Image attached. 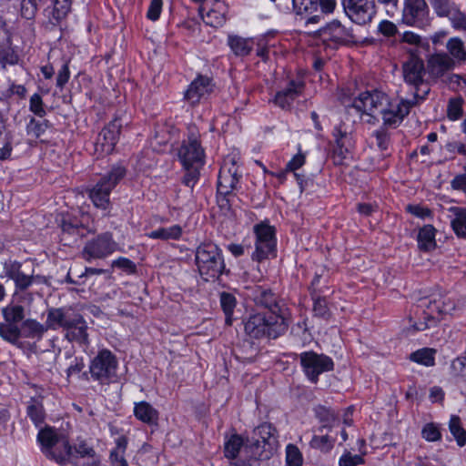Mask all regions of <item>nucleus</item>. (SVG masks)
<instances>
[{
  "instance_id": "1",
  "label": "nucleus",
  "mask_w": 466,
  "mask_h": 466,
  "mask_svg": "<svg viewBox=\"0 0 466 466\" xmlns=\"http://www.w3.org/2000/svg\"><path fill=\"white\" fill-rule=\"evenodd\" d=\"M37 440L41 444L42 452L47 459L55 461L59 465H66L68 462L72 446L66 436L46 428L39 431Z\"/></svg>"
},
{
  "instance_id": "2",
  "label": "nucleus",
  "mask_w": 466,
  "mask_h": 466,
  "mask_svg": "<svg viewBox=\"0 0 466 466\" xmlns=\"http://www.w3.org/2000/svg\"><path fill=\"white\" fill-rule=\"evenodd\" d=\"M196 263L206 281L218 279L225 269L221 249L214 243H203L197 248Z\"/></svg>"
},
{
  "instance_id": "3",
  "label": "nucleus",
  "mask_w": 466,
  "mask_h": 466,
  "mask_svg": "<svg viewBox=\"0 0 466 466\" xmlns=\"http://www.w3.org/2000/svg\"><path fill=\"white\" fill-rule=\"evenodd\" d=\"M289 311L283 303L264 302V336L276 339L288 329Z\"/></svg>"
},
{
  "instance_id": "4",
  "label": "nucleus",
  "mask_w": 466,
  "mask_h": 466,
  "mask_svg": "<svg viewBox=\"0 0 466 466\" xmlns=\"http://www.w3.org/2000/svg\"><path fill=\"white\" fill-rule=\"evenodd\" d=\"M389 96L380 90H371L360 93L353 101V107L360 113V117H367L369 123L377 120L383 106L388 105Z\"/></svg>"
},
{
  "instance_id": "5",
  "label": "nucleus",
  "mask_w": 466,
  "mask_h": 466,
  "mask_svg": "<svg viewBox=\"0 0 466 466\" xmlns=\"http://www.w3.org/2000/svg\"><path fill=\"white\" fill-rule=\"evenodd\" d=\"M241 448H243L242 452L245 454L246 458L249 459L247 465L243 462L241 465L238 466H260V461L257 458V456H260L261 454L259 451L258 439H256L255 437H247L246 442L244 443L239 435H232L225 443V456L228 459H235L239 453Z\"/></svg>"
},
{
  "instance_id": "6",
  "label": "nucleus",
  "mask_w": 466,
  "mask_h": 466,
  "mask_svg": "<svg viewBox=\"0 0 466 466\" xmlns=\"http://www.w3.org/2000/svg\"><path fill=\"white\" fill-rule=\"evenodd\" d=\"M125 175L126 169L123 167H115L90 189L89 197L96 207L103 209L107 208L111 190Z\"/></svg>"
},
{
  "instance_id": "7",
  "label": "nucleus",
  "mask_w": 466,
  "mask_h": 466,
  "mask_svg": "<svg viewBox=\"0 0 466 466\" xmlns=\"http://www.w3.org/2000/svg\"><path fill=\"white\" fill-rule=\"evenodd\" d=\"M441 319L442 316L438 299L433 301L423 299L412 309L410 322L414 330L422 331L434 326Z\"/></svg>"
},
{
  "instance_id": "8",
  "label": "nucleus",
  "mask_w": 466,
  "mask_h": 466,
  "mask_svg": "<svg viewBox=\"0 0 466 466\" xmlns=\"http://www.w3.org/2000/svg\"><path fill=\"white\" fill-rule=\"evenodd\" d=\"M117 248L110 233H104L87 241L82 250V258L90 262L92 259H102Z\"/></svg>"
},
{
  "instance_id": "9",
  "label": "nucleus",
  "mask_w": 466,
  "mask_h": 466,
  "mask_svg": "<svg viewBox=\"0 0 466 466\" xmlns=\"http://www.w3.org/2000/svg\"><path fill=\"white\" fill-rule=\"evenodd\" d=\"M300 364L305 375L316 379L326 371L332 370L334 362L331 358L314 351H304L299 355Z\"/></svg>"
},
{
  "instance_id": "10",
  "label": "nucleus",
  "mask_w": 466,
  "mask_h": 466,
  "mask_svg": "<svg viewBox=\"0 0 466 466\" xmlns=\"http://www.w3.org/2000/svg\"><path fill=\"white\" fill-rule=\"evenodd\" d=\"M90 372L96 379H110L118 376V361L109 350H102L93 359Z\"/></svg>"
},
{
  "instance_id": "11",
  "label": "nucleus",
  "mask_w": 466,
  "mask_h": 466,
  "mask_svg": "<svg viewBox=\"0 0 466 466\" xmlns=\"http://www.w3.org/2000/svg\"><path fill=\"white\" fill-rule=\"evenodd\" d=\"M401 21L409 26H425L429 22V7L425 0H404Z\"/></svg>"
},
{
  "instance_id": "12",
  "label": "nucleus",
  "mask_w": 466,
  "mask_h": 466,
  "mask_svg": "<svg viewBox=\"0 0 466 466\" xmlns=\"http://www.w3.org/2000/svg\"><path fill=\"white\" fill-rule=\"evenodd\" d=\"M342 6L346 15L358 25L370 23L376 14L370 0H342Z\"/></svg>"
},
{
  "instance_id": "13",
  "label": "nucleus",
  "mask_w": 466,
  "mask_h": 466,
  "mask_svg": "<svg viewBox=\"0 0 466 466\" xmlns=\"http://www.w3.org/2000/svg\"><path fill=\"white\" fill-rule=\"evenodd\" d=\"M413 103L404 99L390 98L388 99V105L383 106L380 116H381L384 126L390 127H398L410 113Z\"/></svg>"
},
{
  "instance_id": "14",
  "label": "nucleus",
  "mask_w": 466,
  "mask_h": 466,
  "mask_svg": "<svg viewBox=\"0 0 466 466\" xmlns=\"http://www.w3.org/2000/svg\"><path fill=\"white\" fill-rule=\"evenodd\" d=\"M239 177L235 157H227L218 174V194L230 195L237 188Z\"/></svg>"
},
{
  "instance_id": "15",
  "label": "nucleus",
  "mask_w": 466,
  "mask_h": 466,
  "mask_svg": "<svg viewBox=\"0 0 466 466\" xmlns=\"http://www.w3.org/2000/svg\"><path fill=\"white\" fill-rule=\"evenodd\" d=\"M178 157L184 167L203 166L204 149L194 133H191L187 140L182 143Z\"/></svg>"
},
{
  "instance_id": "16",
  "label": "nucleus",
  "mask_w": 466,
  "mask_h": 466,
  "mask_svg": "<svg viewBox=\"0 0 466 466\" xmlns=\"http://www.w3.org/2000/svg\"><path fill=\"white\" fill-rule=\"evenodd\" d=\"M121 127V119L115 118L105 128H103L95 144L96 151L100 155L111 154L118 140Z\"/></svg>"
},
{
  "instance_id": "17",
  "label": "nucleus",
  "mask_w": 466,
  "mask_h": 466,
  "mask_svg": "<svg viewBox=\"0 0 466 466\" xmlns=\"http://www.w3.org/2000/svg\"><path fill=\"white\" fill-rule=\"evenodd\" d=\"M335 146L332 151V159L336 165H344L352 158V149L354 140L351 135L342 132L339 127H335L333 131Z\"/></svg>"
},
{
  "instance_id": "18",
  "label": "nucleus",
  "mask_w": 466,
  "mask_h": 466,
  "mask_svg": "<svg viewBox=\"0 0 466 466\" xmlns=\"http://www.w3.org/2000/svg\"><path fill=\"white\" fill-rule=\"evenodd\" d=\"M425 75L424 63L417 55L412 54L410 59L403 65V76L405 81L415 86L419 90V86H423L422 93L424 97L429 92V87L423 84V76Z\"/></svg>"
},
{
  "instance_id": "19",
  "label": "nucleus",
  "mask_w": 466,
  "mask_h": 466,
  "mask_svg": "<svg viewBox=\"0 0 466 466\" xmlns=\"http://www.w3.org/2000/svg\"><path fill=\"white\" fill-rule=\"evenodd\" d=\"M79 320V314L71 308H51L47 310L46 325L47 329H67Z\"/></svg>"
},
{
  "instance_id": "20",
  "label": "nucleus",
  "mask_w": 466,
  "mask_h": 466,
  "mask_svg": "<svg viewBox=\"0 0 466 466\" xmlns=\"http://www.w3.org/2000/svg\"><path fill=\"white\" fill-rule=\"evenodd\" d=\"M304 87L305 83L301 76L289 80L286 86L276 94L274 103L282 108L290 107L302 94Z\"/></svg>"
},
{
  "instance_id": "21",
  "label": "nucleus",
  "mask_w": 466,
  "mask_h": 466,
  "mask_svg": "<svg viewBox=\"0 0 466 466\" xmlns=\"http://www.w3.org/2000/svg\"><path fill=\"white\" fill-rule=\"evenodd\" d=\"M321 37L324 42L329 41L336 46L356 42L351 30L346 28L339 21L329 23L321 31Z\"/></svg>"
},
{
  "instance_id": "22",
  "label": "nucleus",
  "mask_w": 466,
  "mask_h": 466,
  "mask_svg": "<svg viewBox=\"0 0 466 466\" xmlns=\"http://www.w3.org/2000/svg\"><path fill=\"white\" fill-rule=\"evenodd\" d=\"M212 79L207 76L199 75L191 82L186 91L185 98L191 104L196 105L201 99L206 98L213 91Z\"/></svg>"
},
{
  "instance_id": "23",
  "label": "nucleus",
  "mask_w": 466,
  "mask_h": 466,
  "mask_svg": "<svg viewBox=\"0 0 466 466\" xmlns=\"http://www.w3.org/2000/svg\"><path fill=\"white\" fill-rule=\"evenodd\" d=\"M213 2L212 6L208 7V3L203 4L199 12L204 22L211 26L218 27L221 26L226 21V13L228 10L227 5L219 0H211Z\"/></svg>"
},
{
  "instance_id": "24",
  "label": "nucleus",
  "mask_w": 466,
  "mask_h": 466,
  "mask_svg": "<svg viewBox=\"0 0 466 466\" xmlns=\"http://www.w3.org/2000/svg\"><path fill=\"white\" fill-rule=\"evenodd\" d=\"M5 275L14 280L16 289L25 290L31 286L35 278L32 273L22 269V264L17 261H7L5 263Z\"/></svg>"
},
{
  "instance_id": "25",
  "label": "nucleus",
  "mask_w": 466,
  "mask_h": 466,
  "mask_svg": "<svg viewBox=\"0 0 466 466\" xmlns=\"http://www.w3.org/2000/svg\"><path fill=\"white\" fill-rule=\"evenodd\" d=\"M314 415L320 423L318 431L323 432L326 429L331 431L332 428L339 424V413L330 407L319 404L313 408Z\"/></svg>"
},
{
  "instance_id": "26",
  "label": "nucleus",
  "mask_w": 466,
  "mask_h": 466,
  "mask_svg": "<svg viewBox=\"0 0 466 466\" xmlns=\"http://www.w3.org/2000/svg\"><path fill=\"white\" fill-rule=\"evenodd\" d=\"M453 66V60L445 53H435L428 58L429 72L435 77L441 76Z\"/></svg>"
},
{
  "instance_id": "27",
  "label": "nucleus",
  "mask_w": 466,
  "mask_h": 466,
  "mask_svg": "<svg viewBox=\"0 0 466 466\" xmlns=\"http://www.w3.org/2000/svg\"><path fill=\"white\" fill-rule=\"evenodd\" d=\"M264 433L268 434L264 437V460H268L279 448V432L271 423L264 421Z\"/></svg>"
},
{
  "instance_id": "28",
  "label": "nucleus",
  "mask_w": 466,
  "mask_h": 466,
  "mask_svg": "<svg viewBox=\"0 0 466 466\" xmlns=\"http://www.w3.org/2000/svg\"><path fill=\"white\" fill-rule=\"evenodd\" d=\"M436 229L432 225H425L418 232V247L423 251H431L436 248Z\"/></svg>"
},
{
  "instance_id": "29",
  "label": "nucleus",
  "mask_w": 466,
  "mask_h": 466,
  "mask_svg": "<svg viewBox=\"0 0 466 466\" xmlns=\"http://www.w3.org/2000/svg\"><path fill=\"white\" fill-rule=\"evenodd\" d=\"M134 413L137 419L147 424L156 423L158 419V412L157 410L146 401L137 403Z\"/></svg>"
},
{
  "instance_id": "30",
  "label": "nucleus",
  "mask_w": 466,
  "mask_h": 466,
  "mask_svg": "<svg viewBox=\"0 0 466 466\" xmlns=\"http://www.w3.org/2000/svg\"><path fill=\"white\" fill-rule=\"evenodd\" d=\"M450 211L453 214L451 220V227L454 234L460 238L466 239V217L462 211V208L452 207Z\"/></svg>"
},
{
  "instance_id": "31",
  "label": "nucleus",
  "mask_w": 466,
  "mask_h": 466,
  "mask_svg": "<svg viewBox=\"0 0 466 466\" xmlns=\"http://www.w3.org/2000/svg\"><path fill=\"white\" fill-rule=\"evenodd\" d=\"M228 43L233 53L240 56L248 55L254 45L252 39L243 38L238 35H228Z\"/></svg>"
},
{
  "instance_id": "32",
  "label": "nucleus",
  "mask_w": 466,
  "mask_h": 466,
  "mask_svg": "<svg viewBox=\"0 0 466 466\" xmlns=\"http://www.w3.org/2000/svg\"><path fill=\"white\" fill-rule=\"evenodd\" d=\"M66 337L70 341L87 343L86 325L83 317L79 314V320L66 329Z\"/></svg>"
},
{
  "instance_id": "33",
  "label": "nucleus",
  "mask_w": 466,
  "mask_h": 466,
  "mask_svg": "<svg viewBox=\"0 0 466 466\" xmlns=\"http://www.w3.org/2000/svg\"><path fill=\"white\" fill-rule=\"evenodd\" d=\"M264 258H274L277 254L275 228L264 221Z\"/></svg>"
},
{
  "instance_id": "34",
  "label": "nucleus",
  "mask_w": 466,
  "mask_h": 466,
  "mask_svg": "<svg viewBox=\"0 0 466 466\" xmlns=\"http://www.w3.org/2000/svg\"><path fill=\"white\" fill-rule=\"evenodd\" d=\"M436 350L431 348H422L410 355V360L420 365L426 367L433 366L435 363Z\"/></svg>"
},
{
  "instance_id": "35",
  "label": "nucleus",
  "mask_w": 466,
  "mask_h": 466,
  "mask_svg": "<svg viewBox=\"0 0 466 466\" xmlns=\"http://www.w3.org/2000/svg\"><path fill=\"white\" fill-rule=\"evenodd\" d=\"M21 335L25 338H41L48 330L46 325L40 324L34 319H26L22 324Z\"/></svg>"
},
{
  "instance_id": "36",
  "label": "nucleus",
  "mask_w": 466,
  "mask_h": 466,
  "mask_svg": "<svg viewBox=\"0 0 466 466\" xmlns=\"http://www.w3.org/2000/svg\"><path fill=\"white\" fill-rule=\"evenodd\" d=\"M450 57L457 62H461L466 59V51L463 42L459 37L451 38L446 45Z\"/></svg>"
},
{
  "instance_id": "37",
  "label": "nucleus",
  "mask_w": 466,
  "mask_h": 466,
  "mask_svg": "<svg viewBox=\"0 0 466 466\" xmlns=\"http://www.w3.org/2000/svg\"><path fill=\"white\" fill-rule=\"evenodd\" d=\"M449 429L452 436L454 437L457 445L463 447L466 445V430L462 427L461 419L457 415L451 416L449 422Z\"/></svg>"
},
{
  "instance_id": "38",
  "label": "nucleus",
  "mask_w": 466,
  "mask_h": 466,
  "mask_svg": "<svg viewBox=\"0 0 466 466\" xmlns=\"http://www.w3.org/2000/svg\"><path fill=\"white\" fill-rule=\"evenodd\" d=\"M335 441L336 440L329 434L321 436L313 435L309 441V446L314 450L327 453L333 449Z\"/></svg>"
},
{
  "instance_id": "39",
  "label": "nucleus",
  "mask_w": 466,
  "mask_h": 466,
  "mask_svg": "<svg viewBox=\"0 0 466 466\" xmlns=\"http://www.w3.org/2000/svg\"><path fill=\"white\" fill-rule=\"evenodd\" d=\"M401 41L405 44H408L413 47L410 50L411 55L413 52H420V50H426L429 47V44L426 40L422 39L420 35L412 32L406 31L403 33Z\"/></svg>"
},
{
  "instance_id": "40",
  "label": "nucleus",
  "mask_w": 466,
  "mask_h": 466,
  "mask_svg": "<svg viewBox=\"0 0 466 466\" xmlns=\"http://www.w3.org/2000/svg\"><path fill=\"white\" fill-rule=\"evenodd\" d=\"M182 234V228L178 225H174L169 228H160L149 233L151 238H160L164 240L177 239Z\"/></svg>"
},
{
  "instance_id": "41",
  "label": "nucleus",
  "mask_w": 466,
  "mask_h": 466,
  "mask_svg": "<svg viewBox=\"0 0 466 466\" xmlns=\"http://www.w3.org/2000/svg\"><path fill=\"white\" fill-rule=\"evenodd\" d=\"M3 316L5 322L16 324L22 321L25 318V309L21 305H8L3 309Z\"/></svg>"
},
{
  "instance_id": "42",
  "label": "nucleus",
  "mask_w": 466,
  "mask_h": 466,
  "mask_svg": "<svg viewBox=\"0 0 466 466\" xmlns=\"http://www.w3.org/2000/svg\"><path fill=\"white\" fill-rule=\"evenodd\" d=\"M0 336L12 344H17L21 337L18 325L5 322L0 323Z\"/></svg>"
},
{
  "instance_id": "43",
  "label": "nucleus",
  "mask_w": 466,
  "mask_h": 466,
  "mask_svg": "<svg viewBox=\"0 0 466 466\" xmlns=\"http://www.w3.org/2000/svg\"><path fill=\"white\" fill-rule=\"evenodd\" d=\"M245 331L252 339H260L262 336V315L250 316L245 323Z\"/></svg>"
},
{
  "instance_id": "44",
  "label": "nucleus",
  "mask_w": 466,
  "mask_h": 466,
  "mask_svg": "<svg viewBox=\"0 0 466 466\" xmlns=\"http://www.w3.org/2000/svg\"><path fill=\"white\" fill-rule=\"evenodd\" d=\"M61 228L63 231V240H67V238H66V235L72 237L74 241H76L78 238H83L85 235L83 232L84 228L71 221L63 220ZM70 239H68V241Z\"/></svg>"
},
{
  "instance_id": "45",
  "label": "nucleus",
  "mask_w": 466,
  "mask_h": 466,
  "mask_svg": "<svg viewBox=\"0 0 466 466\" xmlns=\"http://www.w3.org/2000/svg\"><path fill=\"white\" fill-rule=\"evenodd\" d=\"M463 99L461 97L451 98L447 106V117L451 121L459 120L463 114Z\"/></svg>"
},
{
  "instance_id": "46",
  "label": "nucleus",
  "mask_w": 466,
  "mask_h": 466,
  "mask_svg": "<svg viewBox=\"0 0 466 466\" xmlns=\"http://www.w3.org/2000/svg\"><path fill=\"white\" fill-rule=\"evenodd\" d=\"M286 465L302 466L303 456L297 445L289 443L286 446Z\"/></svg>"
},
{
  "instance_id": "47",
  "label": "nucleus",
  "mask_w": 466,
  "mask_h": 466,
  "mask_svg": "<svg viewBox=\"0 0 466 466\" xmlns=\"http://www.w3.org/2000/svg\"><path fill=\"white\" fill-rule=\"evenodd\" d=\"M292 5L296 14L300 15H310L318 9L315 0H292Z\"/></svg>"
},
{
  "instance_id": "48",
  "label": "nucleus",
  "mask_w": 466,
  "mask_h": 466,
  "mask_svg": "<svg viewBox=\"0 0 466 466\" xmlns=\"http://www.w3.org/2000/svg\"><path fill=\"white\" fill-rule=\"evenodd\" d=\"M220 303L222 309L226 315V323L228 325H231V315L236 306V299L233 295L227 292H223L220 296Z\"/></svg>"
},
{
  "instance_id": "49",
  "label": "nucleus",
  "mask_w": 466,
  "mask_h": 466,
  "mask_svg": "<svg viewBox=\"0 0 466 466\" xmlns=\"http://www.w3.org/2000/svg\"><path fill=\"white\" fill-rule=\"evenodd\" d=\"M254 232L256 234L255 250L251 253L253 261H257V268L259 270V265L262 260V222L254 226Z\"/></svg>"
},
{
  "instance_id": "50",
  "label": "nucleus",
  "mask_w": 466,
  "mask_h": 466,
  "mask_svg": "<svg viewBox=\"0 0 466 466\" xmlns=\"http://www.w3.org/2000/svg\"><path fill=\"white\" fill-rule=\"evenodd\" d=\"M72 0H54L52 15L56 21L65 18L71 9Z\"/></svg>"
},
{
  "instance_id": "51",
  "label": "nucleus",
  "mask_w": 466,
  "mask_h": 466,
  "mask_svg": "<svg viewBox=\"0 0 466 466\" xmlns=\"http://www.w3.org/2000/svg\"><path fill=\"white\" fill-rule=\"evenodd\" d=\"M27 415L35 426L42 424L45 420V413L42 404L36 400H33L27 406Z\"/></svg>"
},
{
  "instance_id": "52",
  "label": "nucleus",
  "mask_w": 466,
  "mask_h": 466,
  "mask_svg": "<svg viewBox=\"0 0 466 466\" xmlns=\"http://www.w3.org/2000/svg\"><path fill=\"white\" fill-rule=\"evenodd\" d=\"M421 437L430 442H435L441 439V432L437 424L426 423L421 430Z\"/></svg>"
},
{
  "instance_id": "53",
  "label": "nucleus",
  "mask_w": 466,
  "mask_h": 466,
  "mask_svg": "<svg viewBox=\"0 0 466 466\" xmlns=\"http://www.w3.org/2000/svg\"><path fill=\"white\" fill-rule=\"evenodd\" d=\"M364 462L365 460L361 455H353L349 451H345L339 459V466H359L364 464Z\"/></svg>"
},
{
  "instance_id": "54",
  "label": "nucleus",
  "mask_w": 466,
  "mask_h": 466,
  "mask_svg": "<svg viewBox=\"0 0 466 466\" xmlns=\"http://www.w3.org/2000/svg\"><path fill=\"white\" fill-rule=\"evenodd\" d=\"M44 0H22L21 3V15L26 19H31L35 16L38 5L44 3Z\"/></svg>"
},
{
  "instance_id": "55",
  "label": "nucleus",
  "mask_w": 466,
  "mask_h": 466,
  "mask_svg": "<svg viewBox=\"0 0 466 466\" xmlns=\"http://www.w3.org/2000/svg\"><path fill=\"white\" fill-rule=\"evenodd\" d=\"M73 449L75 452L82 458H93L96 455V451L93 449V447L89 443H87L86 441L82 439L76 440V442L75 443L74 447H72V450Z\"/></svg>"
},
{
  "instance_id": "56",
  "label": "nucleus",
  "mask_w": 466,
  "mask_h": 466,
  "mask_svg": "<svg viewBox=\"0 0 466 466\" xmlns=\"http://www.w3.org/2000/svg\"><path fill=\"white\" fill-rule=\"evenodd\" d=\"M48 123L46 120L37 121L32 118L27 125V133L35 137H39L46 131Z\"/></svg>"
},
{
  "instance_id": "57",
  "label": "nucleus",
  "mask_w": 466,
  "mask_h": 466,
  "mask_svg": "<svg viewBox=\"0 0 466 466\" xmlns=\"http://www.w3.org/2000/svg\"><path fill=\"white\" fill-rule=\"evenodd\" d=\"M406 209L411 215L419 218H429L432 217V212L430 208L420 205H408Z\"/></svg>"
},
{
  "instance_id": "58",
  "label": "nucleus",
  "mask_w": 466,
  "mask_h": 466,
  "mask_svg": "<svg viewBox=\"0 0 466 466\" xmlns=\"http://www.w3.org/2000/svg\"><path fill=\"white\" fill-rule=\"evenodd\" d=\"M29 108L35 115L40 117L46 115V110L44 108L42 97L38 94H34L30 97Z\"/></svg>"
},
{
  "instance_id": "59",
  "label": "nucleus",
  "mask_w": 466,
  "mask_h": 466,
  "mask_svg": "<svg viewBox=\"0 0 466 466\" xmlns=\"http://www.w3.org/2000/svg\"><path fill=\"white\" fill-rule=\"evenodd\" d=\"M432 5L439 16H448L452 8V4L450 0H434Z\"/></svg>"
},
{
  "instance_id": "60",
  "label": "nucleus",
  "mask_w": 466,
  "mask_h": 466,
  "mask_svg": "<svg viewBox=\"0 0 466 466\" xmlns=\"http://www.w3.org/2000/svg\"><path fill=\"white\" fill-rule=\"evenodd\" d=\"M201 167H185L187 173L183 177V183L189 187H193L199 177V169Z\"/></svg>"
},
{
  "instance_id": "61",
  "label": "nucleus",
  "mask_w": 466,
  "mask_h": 466,
  "mask_svg": "<svg viewBox=\"0 0 466 466\" xmlns=\"http://www.w3.org/2000/svg\"><path fill=\"white\" fill-rule=\"evenodd\" d=\"M306 153H303L299 147V152L288 162L287 170L294 172L300 168L306 162Z\"/></svg>"
},
{
  "instance_id": "62",
  "label": "nucleus",
  "mask_w": 466,
  "mask_h": 466,
  "mask_svg": "<svg viewBox=\"0 0 466 466\" xmlns=\"http://www.w3.org/2000/svg\"><path fill=\"white\" fill-rule=\"evenodd\" d=\"M378 31L384 36H393L396 35L398 29L396 25L389 20H382L378 25Z\"/></svg>"
},
{
  "instance_id": "63",
  "label": "nucleus",
  "mask_w": 466,
  "mask_h": 466,
  "mask_svg": "<svg viewBox=\"0 0 466 466\" xmlns=\"http://www.w3.org/2000/svg\"><path fill=\"white\" fill-rule=\"evenodd\" d=\"M69 77L70 71L68 66V61H65L57 73L56 86L62 89L65 86V85L68 82Z\"/></svg>"
},
{
  "instance_id": "64",
  "label": "nucleus",
  "mask_w": 466,
  "mask_h": 466,
  "mask_svg": "<svg viewBox=\"0 0 466 466\" xmlns=\"http://www.w3.org/2000/svg\"><path fill=\"white\" fill-rule=\"evenodd\" d=\"M451 370L457 376H466V355L456 358L451 362Z\"/></svg>"
}]
</instances>
